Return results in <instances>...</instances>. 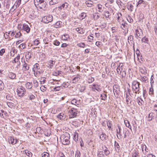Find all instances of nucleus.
Here are the masks:
<instances>
[{"mask_svg": "<svg viewBox=\"0 0 157 157\" xmlns=\"http://www.w3.org/2000/svg\"><path fill=\"white\" fill-rule=\"evenodd\" d=\"M70 138V135L69 133L65 132L61 136V139L62 141V143L63 145H67L69 143V140Z\"/></svg>", "mask_w": 157, "mask_h": 157, "instance_id": "f257e3e1", "label": "nucleus"}, {"mask_svg": "<svg viewBox=\"0 0 157 157\" xmlns=\"http://www.w3.org/2000/svg\"><path fill=\"white\" fill-rule=\"evenodd\" d=\"M140 85V82L136 81H134L132 82V89L136 94H139L140 92L139 87Z\"/></svg>", "mask_w": 157, "mask_h": 157, "instance_id": "f03ea898", "label": "nucleus"}, {"mask_svg": "<svg viewBox=\"0 0 157 157\" xmlns=\"http://www.w3.org/2000/svg\"><path fill=\"white\" fill-rule=\"evenodd\" d=\"M26 92V89L22 86H21L20 88H18L17 89V95L20 97H22L25 94V93Z\"/></svg>", "mask_w": 157, "mask_h": 157, "instance_id": "7ed1b4c3", "label": "nucleus"}, {"mask_svg": "<svg viewBox=\"0 0 157 157\" xmlns=\"http://www.w3.org/2000/svg\"><path fill=\"white\" fill-rule=\"evenodd\" d=\"M70 117L71 118H73L76 117L77 114L79 113V111H78L77 109L75 108H72L71 109L69 110Z\"/></svg>", "mask_w": 157, "mask_h": 157, "instance_id": "20e7f679", "label": "nucleus"}, {"mask_svg": "<svg viewBox=\"0 0 157 157\" xmlns=\"http://www.w3.org/2000/svg\"><path fill=\"white\" fill-rule=\"evenodd\" d=\"M53 17L51 15L44 16L42 19L43 22L45 23H48L51 22L53 20Z\"/></svg>", "mask_w": 157, "mask_h": 157, "instance_id": "39448f33", "label": "nucleus"}, {"mask_svg": "<svg viewBox=\"0 0 157 157\" xmlns=\"http://www.w3.org/2000/svg\"><path fill=\"white\" fill-rule=\"evenodd\" d=\"M39 5V6L38 7V8L42 9L44 10H45L47 9V3L44 0H43V2H42V3Z\"/></svg>", "mask_w": 157, "mask_h": 157, "instance_id": "423d86ee", "label": "nucleus"}, {"mask_svg": "<svg viewBox=\"0 0 157 157\" xmlns=\"http://www.w3.org/2000/svg\"><path fill=\"white\" fill-rule=\"evenodd\" d=\"M135 37L136 38H140L143 34V32L142 30L140 29H136L135 30Z\"/></svg>", "mask_w": 157, "mask_h": 157, "instance_id": "0eeeda50", "label": "nucleus"}, {"mask_svg": "<svg viewBox=\"0 0 157 157\" xmlns=\"http://www.w3.org/2000/svg\"><path fill=\"white\" fill-rule=\"evenodd\" d=\"M22 29L26 31L27 33H29L30 31V29L27 25L24 24L22 25Z\"/></svg>", "mask_w": 157, "mask_h": 157, "instance_id": "6e6552de", "label": "nucleus"}, {"mask_svg": "<svg viewBox=\"0 0 157 157\" xmlns=\"http://www.w3.org/2000/svg\"><path fill=\"white\" fill-rule=\"evenodd\" d=\"M9 143L12 144H15L17 143V140L15 139L13 137L10 136L8 139Z\"/></svg>", "mask_w": 157, "mask_h": 157, "instance_id": "1a4fd4ad", "label": "nucleus"}, {"mask_svg": "<svg viewBox=\"0 0 157 157\" xmlns=\"http://www.w3.org/2000/svg\"><path fill=\"white\" fill-rule=\"evenodd\" d=\"M55 63V61L51 60H49L48 62L45 63V65L48 67L52 68V67L53 66V65H54Z\"/></svg>", "mask_w": 157, "mask_h": 157, "instance_id": "9d476101", "label": "nucleus"}, {"mask_svg": "<svg viewBox=\"0 0 157 157\" xmlns=\"http://www.w3.org/2000/svg\"><path fill=\"white\" fill-rule=\"evenodd\" d=\"M118 17H117V21L120 24H122V25H123V23H121L123 21L122 18V15L120 13H117ZM125 25H123L124 27Z\"/></svg>", "mask_w": 157, "mask_h": 157, "instance_id": "9b49d317", "label": "nucleus"}, {"mask_svg": "<svg viewBox=\"0 0 157 157\" xmlns=\"http://www.w3.org/2000/svg\"><path fill=\"white\" fill-rule=\"evenodd\" d=\"M117 127L119 129V131L118 132V131L117 129V134H118L119 135V137L118 135H117V138L119 139H121L122 138V135L121 134V127L120 126H119L118 125H117Z\"/></svg>", "mask_w": 157, "mask_h": 157, "instance_id": "f8f14e48", "label": "nucleus"}, {"mask_svg": "<svg viewBox=\"0 0 157 157\" xmlns=\"http://www.w3.org/2000/svg\"><path fill=\"white\" fill-rule=\"evenodd\" d=\"M100 86L99 85L96 84H94L92 87L93 90L94 91L95 90L98 91L100 92L101 91V89L100 88Z\"/></svg>", "mask_w": 157, "mask_h": 157, "instance_id": "ddd939ff", "label": "nucleus"}, {"mask_svg": "<svg viewBox=\"0 0 157 157\" xmlns=\"http://www.w3.org/2000/svg\"><path fill=\"white\" fill-rule=\"evenodd\" d=\"M133 36L132 35L130 36H128V42L129 43V44H132L133 43V47H134V43L133 41Z\"/></svg>", "mask_w": 157, "mask_h": 157, "instance_id": "4468645a", "label": "nucleus"}, {"mask_svg": "<svg viewBox=\"0 0 157 157\" xmlns=\"http://www.w3.org/2000/svg\"><path fill=\"white\" fill-rule=\"evenodd\" d=\"M107 93V92L105 91H104L103 93H102L100 96V97L101 98V99L102 100H105L107 98V95L106 94Z\"/></svg>", "mask_w": 157, "mask_h": 157, "instance_id": "2eb2a0df", "label": "nucleus"}, {"mask_svg": "<svg viewBox=\"0 0 157 157\" xmlns=\"http://www.w3.org/2000/svg\"><path fill=\"white\" fill-rule=\"evenodd\" d=\"M43 0H34V4L36 7L38 8V7L39 6Z\"/></svg>", "mask_w": 157, "mask_h": 157, "instance_id": "dca6fc26", "label": "nucleus"}, {"mask_svg": "<svg viewBox=\"0 0 157 157\" xmlns=\"http://www.w3.org/2000/svg\"><path fill=\"white\" fill-rule=\"evenodd\" d=\"M27 93L29 100L32 101L33 99L35 98V96L34 95L31 94L29 92L27 91Z\"/></svg>", "mask_w": 157, "mask_h": 157, "instance_id": "f3484780", "label": "nucleus"}, {"mask_svg": "<svg viewBox=\"0 0 157 157\" xmlns=\"http://www.w3.org/2000/svg\"><path fill=\"white\" fill-rule=\"evenodd\" d=\"M8 76L11 79H13L15 78L16 75L15 73L12 72H10Z\"/></svg>", "mask_w": 157, "mask_h": 157, "instance_id": "a211bd4d", "label": "nucleus"}, {"mask_svg": "<svg viewBox=\"0 0 157 157\" xmlns=\"http://www.w3.org/2000/svg\"><path fill=\"white\" fill-rule=\"evenodd\" d=\"M114 146L117 151L118 152L120 151V146L118 143L116 141L114 142Z\"/></svg>", "mask_w": 157, "mask_h": 157, "instance_id": "6ab92c4d", "label": "nucleus"}, {"mask_svg": "<svg viewBox=\"0 0 157 157\" xmlns=\"http://www.w3.org/2000/svg\"><path fill=\"white\" fill-rule=\"evenodd\" d=\"M26 88L28 89H31L32 87V83L31 82H28L25 84Z\"/></svg>", "mask_w": 157, "mask_h": 157, "instance_id": "aec40b11", "label": "nucleus"}, {"mask_svg": "<svg viewBox=\"0 0 157 157\" xmlns=\"http://www.w3.org/2000/svg\"><path fill=\"white\" fill-rule=\"evenodd\" d=\"M24 62L25 63L23 65V68L24 70L27 71L29 69V67L28 65L25 61V59H24Z\"/></svg>", "mask_w": 157, "mask_h": 157, "instance_id": "412c9836", "label": "nucleus"}, {"mask_svg": "<svg viewBox=\"0 0 157 157\" xmlns=\"http://www.w3.org/2000/svg\"><path fill=\"white\" fill-rule=\"evenodd\" d=\"M80 76L77 75L73 79V83H76L80 79Z\"/></svg>", "mask_w": 157, "mask_h": 157, "instance_id": "4be33fe9", "label": "nucleus"}, {"mask_svg": "<svg viewBox=\"0 0 157 157\" xmlns=\"http://www.w3.org/2000/svg\"><path fill=\"white\" fill-rule=\"evenodd\" d=\"M24 153L26 155L28 156L29 157H32V156L33 154L32 153L27 150H25L24 151L23 153Z\"/></svg>", "mask_w": 157, "mask_h": 157, "instance_id": "5701e85b", "label": "nucleus"}, {"mask_svg": "<svg viewBox=\"0 0 157 157\" xmlns=\"http://www.w3.org/2000/svg\"><path fill=\"white\" fill-rule=\"evenodd\" d=\"M100 138L102 140H106V135L105 133L102 132L100 136Z\"/></svg>", "mask_w": 157, "mask_h": 157, "instance_id": "b1692460", "label": "nucleus"}, {"mask_svg": "<svg viewBox=\"0 0 157 157\" xmlns=\"http://www.w3.org/2000/svg\"><path fill=\"white\" fill-rule=\"evenodd\" d=\"M154 114L153 113H150L148 116V121H150L153 118Z\"/></svg>", "mask_w": 157, "mask_h": 157, "instance_id": "393cba45", "label": "nucleus"}, {"mask_svg": "<svg viewBox=\"0 0 157 157\" xmlns=\"http://www.w3.org/2000/svg\"><path fill=\"white\" fill-rule=\"evenodd\" d=\"M140 71L141 73L144 75L146 74L147 73V70L145 67L140 68Z\"/></svg>", "mask_w": 157, "mask_h": 157, "instance_id": "a878e982", "label": "nucleus"}, {"mask_svg": "<svg viewBox=\"0 0 157 157\" xmlns=\"http://www.w3.org/2000/svg\"><path fill=\"white\" fill-rule=\"evenodd\" d=\"M58 2V0H50L49 2V4L50 5H52L57 4Z\"/></svg>", "mask_w": 157, "mask_h": 157, "instance_id": "bb28decb", "label": "nucleus"}, {"mask_svg": "<svg viewBox=\"0 0 157 157\" xmlns=\"http://www.w3.org/2000/svg\"><path fill=\"white\" fill-rule=\"evenodd\" d=\"M93 3V2L91 1H86V4L87 6L88 7H91L92 6Z\"/></svg>", "mask_w": 157, "mask_h": 157, "instance_id": "cd10ccee", "label": "nucleus"}, {"mask_svg": "<svg viewBox=\"0 0 157 157\" xmlns=\"http://www.w3.org/2000/svg\"><path fill=\"white\" fill-rule=\"evenodd\" d=\"M73 139L76 142L78 140V134L76 132V133H75L74 135Z\"/></svg>", "mask_w": 157, "mask_h": 157, "instance_id": "c85d7f7f", "label": "nucleus"}, {"mask_svg": "<svg viewBox=\"0 0 157 157\" xmlns=\"http://www.w3.org/2000/svg\"><path fill=\"white\" fill-rule=\"evenodd\" d=\"M62 38L64 40H67V39L70 38V36L68 34H65L62 36Z\"/></svg>", "mask_w": 157, "mask_h": 157, "instance_id": "c756f323", "label": "nucleus"}, {"mask_svg": "<svg viewBox=\"0 0 157 157\" xmlns=\"http://www.w3.org/2000/svg\"><path fill=\"white\" fill-rule=\"evenodd\" d=\"M143 2L144 3V1L142 0H140L138 1V2H137V6H141V7H143V5H142V4L143 3Z\"/></svg>", "mask_w": 157, "mask_h": 157, "instance_id": "7c9ffc66", "label": "nucleus"}, {"mask_svg": "<svg viewBox=\"0 0 157 157\" xmlns=\"http://www.w3.org/2000/svg\"><path fill=\"white\" fill-rule=\"evenodd\" d=\"M137 102L139 105L140 106H141L144 103V101L141 98H139V99L137 100Z\"/></svg>", "mask_w": 157, "mask_h": 157, "instance_id": "2f4dec72", "label": "nucleus"}, {"mask_svg": "<svg viewBox=\"0 0 157 157\" xmlns=\"http://www.w3.org/2000/svg\"><path fill=\"white\" fill-rule=\"evenodd\" d=\"M104 13L105 14V17L106 18H109V16L111 15L109 12L108 11L106 10L104 11Z\"/></svg>", "mask_w": 157, "mask_h": 157, "instance_id": "473e14b6", "label": "nucleus"}, {"mask_svg": "<svg viewBox=\"0 0 157 157\" xmlns=\"http://www.w3.org/2000/svg\"><path fill=\"white\" fill-rule=\"evenodd\" d=\"M142 42H143L145 43H148V38H146L145 36L142 39Z\"/></svg>", "mask_w": 157, "mask_h": 157, "instance_id": "72a5a7b5", "label": "nucleus"}, {"mask_svg": "<svg viewBox=\"0 0 157 157\" xmlns=\"http://www.w3.org/2000/svg\"><path fill=\"white\" fill-rule=\"evenodd\" d=\"M64 114L63 113H61L57 116V117L59 118L60 120H62L63 119V117Z\"/></svg>", "mask_w": 157, "mask_h": 157, "instance_id": "f704fd0d", "label": "nucleus"}, {"mask_svg": "<svg viewBox=\"0 0 157 157\" xmlns=\"http://www.w3.org/2000/svg\"><path fill=\"white\" fill-rule=\"evenodd\" d=\"M75 30L77 31L78 33L81 34H83L84 33L83 31L81 29H80L79 28H77L75 29Z\"/></svg>", "mask_w": 157, "mask_h": 157, "instance_id": "c9c22d12", "label": "nucleus"}, {"mask_svg": "<svg viewBox=\"0 0 157 157\" xmlns=\"http://www.w3.org/2000/svg\"><path fill=\"white\" fill-rule=\"evenodd\" d=\"M139 155L138 152L137 151H136L134 152L132 155V157H139Z\"/></svg>", "mask_w": 157, "mask_h": 157, "instance_id": "e433bc0d", "label": "nucleus"}, {"mask_svg": "<svg viewBox=\"0 0 157 157\" xmlns=\"http://www.w3.org/2000/svg\"><path fill=\"white\" fill-rule=\"evenodd\" d=\"M147 78L146 76H144L142 77L141 78V80L143 82H145L146 83L147 82Z\"/></svg>", "mask_w": 157, "mask_h": 157, "instance_id": "4c0bfd02", "label": "nucleus"}, {"mask_svg": "<svg viewBox=\"0 0 157 157\" xmlns=\"http://www.w3.org/2000/svg\"><path fill=\"white\" fill-rule=\"evenodd\" d=\"M22 36L21 33H20V32H19L16 33V34L15 36V37L16 38H18L20 37L21 36Z\"/></svg>", "mask_w": 157, "mask_h": 157, "instance_id": "58836bf2", "label": "nucleus"}, {"mask_svg": "<svg viewBox=\"0 0 157 157\" xmlns=\"http://www.w3.org/2000/svg\"><path fill=\"white\" fill-rule=\"evenodd\" d=\"M127 19L128 21L130 23H132L133 21V20L131 17L129 15H128V17H127Z\"/></svg>", "mask_w": 157, "mask_h": 157, "instance_id": "ea45409f", "label": "nucleus"}, {"mask_svg": "<svg viewBox=\"0 0 157 157\" xmlns=\"http://www.w3.org/2000/svg\"><path fill=\"white\" fill-rule=\"evenodd\" d=\"M33 82L34 87L36 88H37L38 86V83L36 80H34L33 81Z\"/></svg>", "mask_w": 157, "mask_h": 157, "instance_id": "a19ab883", "label": "nucleus"}, {"mask_svg": "<svg viewBox=\"0 0 157 157\" xmlns=\"http://www.w3.org/2000/svg\"><path fill=\"white\" fill-rule=\"evenodd\" d=\"M62 7H63V8H64L66 9L67 7L68 6V4L67 3H63L62 4V5H61Z\"/></svg>", "mask_w": 157, "mask_h": 157, "instance_id": "79ce46f5", "label": "nucleus"}, {"mask_svg": "<svg viewBox=\"0 0 157 157\" xmlns=\"http://www.w3.org/2000/svg\"><path fill=\"white\" fill-rule=\"evenodd\" d=\"M98 9L99 10V12H101L103 10H102V6L101 5L98 4L97 5Z\"/></svg>", "mask_w": 157, "mask_h": 157, "instance_id": "37998d69", "label": "nucleus"}, {"mask_svg": "<svg viewBox=\"0 0 157 157\" xmlns=\"http://www.w3.org/2000/svg\"><path fill=\"white\" fill-rule=\"evenodd\" d=\"M77 46L80 47L84 48L85 46V44L83 43H81L77 44Z\"/></svg>", "mask_w": 157, "mask_h": 157, "instance_id": "c03bdc74", "label": "nucleus"}, {"mask_svg": "<svg viewBox=\"0 0 157 157\" xmlns=\"http://www.w3.org/2000/svg\"><path fill=\"white\" fill-rule=\"evenodd\" d=\"M49 154L47 152H44L42 154V157H49Z\"/></svg>", "mask_w": 157, "mask_h": 157, "instance_id": "a18cd8bd", "label": "nucleus"}, {"mask_svg": "<svg viewBox=\"0 0 157 157\" xmlns=\"http://www.w3.org/2000/svg\"><path fill=\"white\" fill-rule=\"evenodd\" d=\"M94 81V78L91 77H89L88 79V82L89 83L92 82Z\"/></svg>", "mask_w": 157, "mask_h": 157, "instance_id": "49530a36", "label": "nucleus"}, {"mask_svg": "<svg viewBox=\"0 0 157 157\" xmlns=\"http://www.w3.org/2000/svg\"><path fill=\"white\" fill-rule=\"evenodd\" d=\"M60 42L57 40H56L54 41L53 44L56 46H58L59 45Z\"/></svg>", "mask_w": 157, "mask_h": 157, "instance_id": "de8ad7c7", "label": "nucleus"}, {"mask_svg": "<svg viewBox=\"0 0 157 157\" xmlns=\"http://www.w3.org/2000/svg\"><path fill=\"white\" fill-rule=\"evenodd\" d=\"M40 89L42 91L44 92V91H46L47 90V88L45 86H42L40 87Z\"/></svg>", "mask_w": 157, "mask_h": 157, "instance_id": "09e8293b", "label": "nucleus"}, {"mask_svg": "<svg viewBox=\"0 0 157 157\" xmlns=\"http://www.w3.org/2000/svg\"><path fill=\"white\" fill-rule=\"evenodd\" d=\"M6 99L9 100H12L13 98L12 96H10V95H8L6 97Z\"/></svg>", "mask_w": 157, "mask_h": 157, "instance_id": "8fccbe9b", "label": "nucleus"}, {"mask_svg": "<svg viewBox=\"0 0 157 157\" xmlns=\"http://www.w3.org/2000/svg\"><path fill=\"white\" fill-rule=\"evenodd\" d=\"M80 16L82 17V19H83L85 18V17L86 16V15L85 13H81Z\"/></svg>", "mask_w": 157, "mask_h": 157, "instance_id": "3c124183", "label": "nucleus"}, {"mask_svg": "<svg viewBox=\"0 0 157 157\" xmlns=\"http://www.w3.org/2000/svg\"><path fill=\"white\" fill-rule=\"evenodd\" d=\"M80 153L79 151H77L76 152L75 157H80Z\"/></svg>", "mask_w": 157, "mask_h": 157, "instance_id": "603ef678", "label": "nucleus"}, {"mask_svg": "<svg viewBox=\"0 0 157 157\" xmlns=\"http://www.w3.org/2000/svg\"><path fill=\"white\" fill-rule=\"evenodd\" d=\"M4 85V84L3 82L2 81L0 80V90L1 89L2 90V89H3Z\"/></svg>", "mask_w": 157, "mask_h": 157, "instance_id": "864d4df0", "label": "nucleus"}, {"mask_svg": "<svg viewBox=\"0 0 157 157\" xmlns=\"http://www.w3.org/2000/svg\"><path fill=\"white\" fill-rule=\"evenodd\" d=\"M86 89L84 86H82L79 88V90L80 92H83Z\"/></svg>", "mask_w": 157, "mask_h": 157, "instance_id": "5fc2aeb1", "label": "nucleus"}, {"mask_svg": "<svg viewBox=\"0 0 157 157\" xmlns=\"http://www.w3.org/2000/svg\"><path fill=\"white\" fill-rule=\"evenodd\" d=\"M77 101L75 99H74L71 101V103L72 104L75 105V104L77 103Z\"/></svg>", "mask_w": 157, "mask_h": 157, "instance_id": "6e6d98bb", "label": "nucleus"}, {"mask_svg": "<svg viewBox=\"0 0 157 157\" xmlns=\"http://www.w3.org/2000/svg\"><path fill=\"white\" fill-rule=\"evenodd\" d=\"M113 90L114 94L115 95V94H116L117 95H118V94L119 93L118 91L119 90H118L117 89H113Z\"/></svg>", "mask_w": 157, "mask_h": 157, "instance_id": "4d7b16f0", "label": "nucleus"}, {"mask_svg": "<svg viewBox=\"0 0 157 157\" xmlns=\"http://www.w3.org/2000/svg\"><path fill=\"white\" fill-rule=\"evenodd\" d=\"M127 121V123L126 124V126L127 127H128L131 130H132L131 126L130 125V124L129 122L128 121Z\"/></svg>", "mask_w": 157, "mask_h": 157, "instance_id": "13d9d810", "label": "nucleus"}, {"mask_svg": "<svg viewBox=\"0 0 157 157\" xmlns=\"http://www.w3.org/2000/svg\"><path fill=\"white\" fill-rule=\"evenodd\" d=\"M34 42L35 45H37L40 43L39 40L36 39L34 41Z\"/></svg>", "mask_w": 157, "mask_h": 157, "instance_id": "bf43d9fd", "label": "nucleus"}, {"mask_svg": "<svg viewBox=\"0 0 157 157\" xmlns=\"http://www.w3.org/2000/svg\"><path fill=\"white\" fill-rule=\"evenodd\" d=\"M104 155L103 154L102 152L100 151L99 153L98 154V157H103Z\"/></svg>", "mask_w": 157, "mask_h": 157, "instance_id": "052dcab7", "label": "nucleus"}, {"mask_svg": "<svg viewBox=\"0 0 157 157\" xmlns=\"http://www.w3.org/2000/svg\"><path fill=\"white\" fill-rule=\"evenodd\" d=\"M95 44L97 46L99 47L101 44V42L99 41H97L96 42Z\"/></svg>", "mask_w": 157, "mask_h": 157, "instance_id": "680f3d73", "label": "nucleus"}, {"mask_svg": "<svg viewBox=\"0 0 157 157\" xmlns=\"http://www.w3.org/2000/svg\"><path fill=\"white\" fill-rule=\"evenodd\" d=\"M48 40L47 38H45L43 40V42L45 44H48Z\"/></svg>", "mask_w": 157, "mask_h": 157, "instance_id": "e2e57ef3", "label": "nucleus"}, {"mask_svg": "<svg viewBox=\"0 0 157 157\" xmlns=\"http://www.w3.org/2000/svg\"><path fill=\"white\" fill-rule=\"evenodd\" d=\"M5 52V50L4 49H2L0 51V55L2 56Z\"/></svg>", "mask_w": 157, "mask_h": 157, "instance_id": "0e129e2a", "label": "nucleus"}, {"mask_svg": "<svg viewBox=\"0 0 157 157\" xmlns=\"http://www.w3.org/2000/svg\"><path fill=\"white\" fill-rule=\"evenodd\" d=\"M107 124L108 128L110 129V128H111V124L110 123L109 121L108 122H107Z\"/></svg>", "mask_w": 157, "mask_h": 157, "instance_id": "69168bd1", "label": "nucleus"}, {"mask_svg": "<svg viewBox=\"0 0 157 157\" xmlns=\"http://www.w3.org/2000/svg\"><path fill=\"white\" fill-rule=\"evenodd\" d=\"M153 91H154L153 88H151L149 90V94H153Z\"/></svg>", "mask_w": 157, "mask_h": 157, "instance_id": "338daca9", "label": "nucleus"}, {"mask_svg": "<svg viewBox=\"0 0 157 157\" xmlns=\"http://www.w3.org/2000/svg\"><path fill=\"white\" fill-rule=\"evenodd\" d=\"M147 157H155V156L152 154H149L147 155Z\"/></svg>", "mask_w": 157, "mask_h": 157, "instance_id": "774afa93", "label": "nucleus"}]
</instances>
